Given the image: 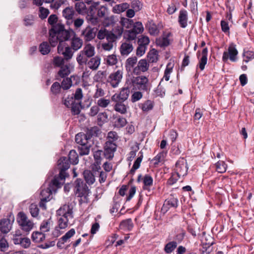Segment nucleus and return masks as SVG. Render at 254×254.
<instances>
[{"label":"nucleus","instance_id":"nucleus-27","mask_svg":"<svg viewBox=\"0 0 254 254\" xmlns=\"http://www.w3.org/2000/svg\"><path fill=\"white\" fill-rule=\"evenodd\" d=\"M89 138H87L85 133L83 132H79L77 133L75 137V140L78 145H81V144H89L88 140Z\"/></svg>","mask_w":254,"mask_h":254},{"label":"nucleus","instance_id":"nucleus-51","mask_svg":"<svg viewBox=\"0 0 254 254\" xmlns=\"http://www.w3.org/2000/svg\"><path fill=\"white\" fill-rule=\"evenodd\" d=\"M58 20V18L57 15L52 14L49 17L48 19V22L49 24L52 26V28H54V26H56L58 25H63L61 23H57Z\"/></svg>","mask_w":254,"mask_h":254},{"label":"nucleus","instance_id":"nucleus-47","mask_svg":"<svg viewBox=\"0 0 254 254\" xmlns=\"http://www.w3.org/2000/svg\"><path fill=\"white\" fill-rule=\"evenodd\" d=\"M154 107L153 102L150 100H147L144 103L141 104V108L144 112H148L151 110Z\"/></svg>","mask_w":254,"mask_h":254},{"label":"nucleus","instance_id":"nucleus-39","mask_svg":"<svg viewBox=\"0 0 254 254\" xmlns=\"http://www.w3.org/2000/svg\"><path fill=\"white\" fill-rule=\"evenodd\" d=\"M70 73V70L69 65H63L60 67V69L58 71V74L59 76L62 78H64L68 75Z\"/></svg>","mask_w":254,"mask_h":254},{"label":"nucleus","instance_id":"nucleus-10","mask_svg":"<svg viewBox=\"0 0 254 254\" xmlns=\"http://www.w3.org/2000/svg\"><path fill=\"white\" fill-rule=\"evenodd\" d=\"M117 149V145L114 140H108L104 146V155L107 159H112L114 157V153Z\"/></svg>","mask_w":254,"mask_h":254},{"label":"nucleus","instance_id":"nucleus-13","mask_svg":"<svg viewBox=\"0 0 254 254\" xmlns=\"http://www.w3.org/2000/svg\"><path fill=\"white\" fill-rule=\"evenodd\" d=\"M129 90L128 87L123 88L119 94H115L112 96V100L114 102H124L128 97Z\"/></svg>","mask_w":254,"mask_h":254},{"label":"nucleus","instance_id":"nucleus-46","mask_svg":"<svg viewBox=\"0 0 254 254\" xmlns=\"http://www.w3.org/2000/svg\"><path fill=\"white\" fill-rule=\"evenodd\" d=\"M129 5L127 3H123L117 4L113 8V11L117 13L125 11L128 8Z\"/></svg>","mask_w":254,"mask_h":254},{"label":"nucleus","instance_id":"nucleus-50","mask_svg":"<svg viewBox=\"0 0 254 254\" xmlns=\"http://www.w3.org/2000/svg\"><path fill=\"white\" fill-rule=\"evenodd\" d=\"M61 85L58 82H55L51 86L50 91L55 95L59 94L61 90Z\"/></svg>","mask_w":254,"mask_h":254},{"label":"nucleus","instance_id":"nucleus-32","mask_svg":"<svg viewBox=\"0 0 254 254\" xmlns=\"http://www.w3.org/2000/svg\"><path fill=\"white\" fill-rule=\"evenodd\" d=\"M133 226L134 225L131 218L122 221L120 225V227L121 229L127 230L129 231L132 229Z\"/></svg>","mask_w":254,"mask_h":254},{"label":"nucleus","instance_id":"nucleus-26","mask_svg":"<svg viewBox=\"0 0 254 254\" xmlns=\"http://www.w3.org/2000/svg\"><path fill=\"white\" fill-rule=\"evenodd\" d=\"M171 35L170 33H168L166 36L156 39V43L160 47H167L170 45L169 37Z\"/></svg>","mask_w":254,"mask_h":254},{"label":"nucleus","instance_id":"nucleus-41","mask_svg":"<svg viewBox=\"0 0 254 254\" xmlns=\"http://www.w3.org/2000/svg\"><path fill=\"white\" fill-rule=\"evenodd\" d=\"M109 10L106 6H100L99 8H97V16L99 18H103L105 17L107 15L109 14Z\"/></svg>","mask_w":254,"mask_h":254},{"label":"nucleus","instance_id":"nucleus-20","mask_svg":"<svg viewBox=\"0 0 254 254\" xmlns=\"http://www.w3.org/2000/svg\"><path fill=\"white\" fill-rule=\"evenodd\" d=\"M95 175L93 172L89 170H85L83 172V177L86 181V183L89 185H91L95 182Z\"/></svg>","mask_w":254,"mask_h":254},{"label":"nucleus","instance_id":"nucleus-54","mask_svg":"<svg viewBox=\"0 0 254 254\" xmlns=\"http://www.w3.org/2000/svg\"><path fill=\"white\" fill-rule=\"evenodd\" d=\"M154 96L155 97H163L165 94V90L164 88L161 85L160 83L158 85L156 89L154 90Z\"/></svg>","mask_w":254,"mask_h":254},{"label":"nucleus","instance_id":"nucleus-64","mask_svg":"<svg viewBox=\"0 0 254 254\" xmlns=\"http://www.w3.org/2000/svg\"><path fill=\"white\" fill-rule=\"evenodd\" d=\"M64 59L59 56H56L53 59V64L57 67H61L64 65Z\"/></svg>","mask_w":254,"mask_h":254},{"label":"nucleus","instance_id":"nucleus-29","mask_svg":"<svg viewBox=\"0 0 254 254\" xmlns=\"http://www.w3.org/2000/svg\"><path fill=\"white\" fill-rule=\"evenodd\" d=\"M82 51L87 58H91L95 54V48L90 44H87Z\"/></svg>","mask_w":254,"mask_h":254},{"label":"nucleus","instance_id":"nucleus-60","mask_svg":"<svg viewBox=\"0 0 254 254\" xmlns=\"http://www.w3.org/2000/svg\"><path fill=\"white\" fill-rule=\"evenodd\" d=\"M143 29L141 22H136L133 23L132 28L131 30L135 32H137V34H139L143 32Z\"/></svg>","mask_w":254,"mask_h":254},{"label":"nucleus","instance_id":"nucleus-42","mask_svg":"<svg viewBox=\"0 0 254 254\" xmlns=\"http://www.w3.org/2000/svg\"><path fill=\"white\" fill-rule=\"evenodd\" d=\"M215 166L216 171L220 173L225 172L227 168V165L225 162L220 160L216 163Z\"/></svg>","mask_w":254,"mask_h":254},{"label":"nucleus","instance_id":"nucleus-17","mask_svg":"<svg viewBox=\"0 0 254 254\" xmlns=\"http://www.w3.org/2000/svg\"><path fill=\"white\" fill-rule=\"evenodd\" d=\"M178 199L174 197H171L165 200L163 205L162 210L166 211H168L171 207L176 208L178 206Z\"/></svg>","mask_w":254,"mask_h":254},{"label":"nucleus","instance_id":"nucleus-9","mask_svg":"<svg viewBox=\"0 0 254 254\" xmlns=\"http://www.w3.org/2000/svg\"><path fill=\"white\" fill-rule=\"evenodd\" d=\"M97 31V28L92 27L90 25H88L82 30L81 37L83 38V39L86 42L91 41L95 38Z\"/></svg>","mask_w":254,"mask_h":254},{"label":"nucleus","instance_id":"nucleus-24","mask_svg":"<svg viewBox=\"0 0 254 254\" xmlns=\"http://www.w3.org/2000/svg\"><path fill=\"white\" fill-rule=\"evenodd\" d=\"M9 244L5 239V236L0 235V252L3 254H8Z\"/></svg>","mask_w":254,"mask_h":254},{"label":"nucleus","instance_id":"nucleus-55","mask_svg":"<svg viewBox=\"0 0 254 254\" xmlns=\"http://www.w3.org/2000/svg\"><path fill=\"white\" fill-rule=\"evenodd\" d=\"M35 21V17L32 14L27 15L25 16L23 21L24 24L26 26L32 25Z\"/></svg>","mask_w":254,"mask_h":254},{"label":"nucleus","instance_id":"nucleus-57","mask_svg":"<svg viewBox=\"0 0 254 254\" xmlns=\"http://www.w3.org/2000/svg\"><path fill=\"white\" fill-rule=\"evenodd\" d=\"M180 178V176L173 172L170 178L167 180L166 184L168 186H172L175 184Z\"/></svg>","mask_w":254,"mask_h":254},{"label":"nucleus","instance_id":"nucleus-63","mask_svg":"<svg viewBox=\"0 0 254 254\" xmlns=\"http://www.w3.org/2000/svg\"><path fill=\"white\" fill-rule=\"evenodd\" d=\"M143 94L141 91L134 92L131 96V101L132 103L139 101L142 98Z\"/></svg>","mask_w":254,"mask_h":254},{"label":"nucleus","instance_id":"nucleus-15","mask_svg":"<svg viewBox=\"0 0 254 254\" xmlns=\"http://www.w3.org/2000/svg\"><path fill=\"white\" fill-rule=\"evenodd\" d=\"M149 68V64L146 60L141 59L138 63L137 65L133 68V73L136 75H139L141 72L146 71Z\"/></svg>","mask_w":254,"mask_h":254},{"label":"nucleus","instance_id":"nucleus-53","mask_svg":"<svg viewBox=\"0 0 254 254\" xmlns=\"http://www.w3.org/2000/svg\"><path fill=\"white\" fill-rule=\"evenodd\" d=\"M213 243H203L202 248L200 249L201 254H209L212 251L211 246Z\"/></svg>","mask_w":254,"mask_h":254},{"label":"nucleus","instance_id":"nucleus-23","mask_svg":"<svg viewBox=\"0 0 254 254\" xmlns=\"http://www.w3.org/2000/svg\"><path fill=\"white\" fill-rule=\"evenodd\" d=\"M207 53L208 49L207 48H204L202 51V57L200 58L199 63L198 66L201 70H203L205 68V65L206 64L207 62Z\"/></svg>","mask_w":254,"mask_h":254},{"label":"nucleus","instance_id":"nucleus-45","mask_svg":"<svg viewBox=\"0 0 254 254\" xmlns=\"http://www.w3.org/2000/svg\"><path fill=\"white\" fill-rule=\"evenodd\" d=\"M137 34V32H135L132 30H126L124 32V38L127 39V41H131L134 40Z\"/></svg>","mask_w":254,"mask_h":254},{"label":"nucleus","instance_id":"nucleus-19","mask_svg":"<svg viewBox=\"0 0 254 254\" xmlns=\"http://www.w3.org/2000/svg\"><path fill=\"white\" fill-rule=\"evenodd\" d=\"M101 133L100 129L97 126L87 128L85 134L89 140L94 137H98Z\"/></svg>","mask_w":254,"mask_h":254},{"label":"nucleus","instance_id":"nucleus-33","mask_svg":"<svg viewBox=\"0 0 254 254\" xmlns=\"http://www.w3.org/2000/svg\"><path fill=\"white\" fill-rule=\"evenodd\" d=\"M91 144H81L77 147V150L79 155L84 156L88 155L90 151Z\"/></svg>","mask_w":254,"mask_h":254},{"label":"nucleus","instance_id":"nucleus-28","mask_svg":"<svg viewBox=\"0 0 254 254\" xmlns=\"http://www.w3.org/2000/svg\"><path fill=\"white\" fill-rule=\"evenodd\" d=\"M68 159L66 158V159L68 161L69 164L70 163L73 165H76L78 163V155L75 150H71L70 151L68 155Z\"/></svg>","mask_w":254,"mask_h":254},{"label":"nucleus","instance_id":"nucleus-1","mask_svg":"<svg viewBox=\"0 0 254 254\" xmlns=\"http://www.w3.org/2000/svg\"><path fill=\"white\" fill-rule=\"evenodd\" d=\"M49 42L52 47H55L58 42L68 41L72 34H75L72 29L65 30L64 25H58L54 28H51L49 31Z\"/></svg>","mask_w":254,"mask_h":254},{"label":"nucleus","instance_id":"nucleus-11","mask_svg":"<svg viewBox=\"0 0 254 254\" xmlns=\"http://www.w3.org/2000/svg\"><path fill=\"white\" fill-rule=\"evenodd\" d=\"M123 77V72L120 70L113 72L109 75L107 81L114 87H117Z\"/></svg>","mask_w":254,"mask_h":254},{"label":"nucleus","instance_id":"nucleus-49","mask_svg":"<svg viewBox=\"0 0 254 254\" xmlns=\"http://www.w3.org/2000/svg\"><path fill=\"white\" fill-rule=\"evenodd\" d=\"M143 183L144 184L143 189L144 190L146 189V187H150L153 185V178L152 177L146 174L144 176L143 179Z\"/></svg>","mask_w":254,"mask_h":254},{"label":"nucleus","instance_id":"nucleus-18","mask_svg":"<svg viewBox=\"0 0 254 254\" xmlns=\"http://www.w3.org/2000/svg\"><path fill=\"white\" fill-rule=\"evenodd\" d=\"M186 234L185 231L181 227L176 228L174 231V236L173 237L174 242L177 243H180L184 239Z\"/></svg>","mask_w":254,"mask_h":254},{"label":"nucleus","instance_id":"nucleus-59","mask_svg":"<svg viewBox=\"0 0 254 254\" xmlns=\"http://www.w3.org/2000/svg\"><path fill=\"white\" fill-rule=\"evenodd\" d=\"M121 23L123 27H125L127 28H131L134 23L133 20L127 18H122Z\"/></svg>","mask_w":254,"mask_h":254},{"label":"nucleus","instance_id":"nucleus-3","mask_svg":"<svg viewBox=\"0 0 254 254\" xmlns=\"http://www.w3.org/2000/svg\"><path fill=\"white\" fill-rule=\"evenodd\" d=\"M131 83L133 86V89L142 92H148L150 90L149 80L145 76L133 77L131 78Z\"/></svg>","mask_w":254,"mask_h":254},{"label":"nucleus","instance_id":"nucleus-40","mask_svg":"<svg viewBox=\"0 0 254 254\" xmlns=\"http://www.w3.org/2000/svg\"><path fill=\"white\" fill-rule=\"evenodd\" d=\"M176 242L171 241L167 243L164 247V250L167 254L172 253L177 247Z\"/></svg>","mask_w":254,"mask_h":254},{"label":"nucleus","instance_id":"nucleus-34","mask_svg":"<svg viewBox=\"0 0 254 254\" xmlns=\"http://www.w3.org/2000/svg\"><path fill=\"white\" fill-rule=\"evenodd\" d=\"M75 8L76 11L81 14H86L88 11L85 3L83 1L76 2L75 4Z\"/></svg>","mask_w":254,"mask_h":254},{"label":"nucleus","instance_id":"nucleus-52","mask_svg":"<svg viewBox=\"0 0 254 254\" xmlns=\"http://www.w3.org/2000/svg\"><path fill=\"white\" fill-rule=\"evenodd\" d=\"M76 61L80 65H82L84 64H86L87 61V58L86 57L84 53L81 51L77 55L76 57Z\"/></svg>","mask_w":254,"mask_h":254},{"label":"nucleus","instance_id":"nucleus-44","mask_svg":"<svg viewBox=\"0 0 254 254\" xmlns=\"http://www.w3.org/2000/svg\"><path fill=\"white\" fill-rule=\"evenodd\" d=\"M158 52L155 49H152L147 54V58L149 62L150 63L156 62L158 58Z\"/></svg>","mask_w":254,"mask_h":254},{"label":"nucleus","instance_id":"nucleus-2","mask_svg":"<svg viewBox=\"0 0 254 254\" xmlns=\"http://www.w3.org/2000/svg\"><path fill=\"white\" fill-rule=\"evenodd\" d=\"M58 166L60 170L59 176L55 177L52 181V184L53 186L59 188L61 187V183L59 182V180L64 181L66 177L68 176L65 171L69 168V164L66 157L60 158L58 161Z\"/></svg>","mask_w":254,"mask_h":254},{"label":"nucleus","instance_id":"nucleus-30","mask_svg":"<svg viewBox=\"0 0 254 254\" xmlns=\"http://www.w3.org/2000/svg\"><path fill=\"white\" fill-rule=\"evenodd\" d=\"M45 234L42 232L35 231L33 232L31 239L35 243H40L45 239Z\"/></svg>","mask_w":254,"mask_h":254},{"label":"nucleus","instance_id":"nucleus-38","mask_svg":"<svg viewBox=\"0 0 254 254\" xmlns=\"http://www.w3.org/2000/svg\"><path fill=\"white\" fill-rule=\"evenodd\" d=\"M114 119H117L115 122V127L117 128H122L124 127L127 124V121L126 118L121 117V116H114Z\"/></svg>","mask_w":254,"mask_h":254},{"label":"nucleus","instance_id":"nucleus-43","mask_svg":"<svg viewBox=\"0 0 254 254\" xmlns=\"http://www.w3.org/2000/svg\"><path fill=\"white\" fill-rule=\"evenodd\" d=\"M68 218L66 216H60L58 218V226L61 229H65L68 226Z\"/></svg>","mask_w":254,"mask_h":254},{"label":"nucleus","instance_id":"nucleus-7","mask_svg":"<svg viewBox=\"0 0 254 254\" xmlns=\"http://www.w3.org/2000/svg\"><path fill=\"white\" fill-rule=\"evenodd\" d=\"M238 51L236 45L234 43L230 44L228 51L224 52L222 56V61L226 63L228 59L232 62H236L238 60Z\"/></svg>","mask_w":254,"mask_h":254},{"label":"nucleus","instance_id":"nucleus-31","mask_svg":"<svg viewBox=\"0 0 254 254\" xmlns=\"http://www.w3.org/2000/svg\"><path fill=\"white\" fill-rule=\"evenodd\" d=\"M63 15L67 20H72L75 14L72 7H67L63 10Z\"/></svg>","mask_w":254,"mask_h":254},{"label":"nucleus","instance_id":"nucleus-4","mask_svg":"<svg viewBox=\"0 0 254 254\" xmlns=\"http://www.w3.org/2000/svg\"><path fill=\"white\" fill-rule=\"evenodd\" d=\"M14 221V216L12 213H10L6 218L0 220V235L5 236L12 229Z\"/></svg>","mask_w":254,"mask_h":254},{"label":"nucleus","instance_id":"nucleus-36","mask_svg":"<svg viewBox=\"0 0 254 254\" xmlns=\"http://www.w3.org/2000/svg\"><path fill=\"white\" fill-rule=\"evenodd\" d=\"M97 124L102 127L105 123L108 122V116L106 112L100 113L97 116Z\"/></svg>","mask_w":254,"mask_h":254},{"label":"nucleus","instance_id":"nucleus-58","mask_svg":"<svg viewBox=\"0 0 254 254\" xmlns=\"http://www.w3.org/2000/svg\"><path fill=\"white\" fill-rule=\"evenodd\" d=\"M81 103H74L71 107V111L72 115H78L80 113V106Z\"/></svg>","mask_w":254,"mask_h":254},{"label":"nucleus","instance_id":"nucleus-21","mask_svg":"<svg viewBox=\"0 0 254 254\" xmlns=\"http://www.w3.org/2000/svg\"><path fill=\"white\" fill-rule=\"evenodd\" d=\"M75 34H72L71 37L73 35V37L71 39V48L74 51H77L81 48L83 45V41L79 37H75Z\"/></svg>","mask_w":254,"mask_h":254},{"label":"nucleus","instance_id":"nucleus-35","mask_svg":"<svg viewBox=\"0 0 254 254\" xmlns=\"http://www.w3.org/2000/svg\"><path fill=\"white\" fill-rule=\"evenodd\" d=\"M39 50L42 55H46L50 52L51 46L48 42H43L39 46Z\"/></svg>","mask_w":254,"mask_h":254},{"label":"nucleus","instance_id":"nucleus-14","mask_svg":"<svg viewBox=\"0 0 254 254\" xmlns=\"http://www.w3.org/2000/svg\"><path fill=\"white\" fill-rule=\"evenodd\" d=\"M51 194L52 191L49 188L43 190L41 191L40 195L42 198H41V201L39 202V206L43 209H46V203L50 200V196Z\"/></svg>","mask_w":254,"mask_h":254},{"label":"nucleus","instance_id":"nucleus-56","mask_svg":"<svg viewBox=\"0 0 254 254\" xmlns=\"http://www.w3.org/2000/svg\"><path fill=\"white\" fill-rule=\"evenodd\" d=\"M243 56L244 57L243 61L248 63L250 61L254 59V52L250 51H244Z\"/></svg>","mask_w":254,"mask_h":254},{"label":"nucleus","instance_id":"nucleus-61","mask_svg":"<svg viewBox=\"0 0 254 254\" xmlns=\"http://www.w3.org/2000/svg\"><path fill=\"white\" fill-rule=\"evenodd\" d=\"M61 87L64 90H67L72 85V82L68 77L64 78L61 83Z\"/></svg>","mask_w":254,"mask_h":254},{"label":"nucleus","instance_id":"nucleus-48","mask_svg":"<svg viewBox=\"0 0 254 254\" xmlns=\"http://www.w3.org/2000/svg\"><path fill=\"white\" fill-rule=\"evenodd\" d=\"M72 49L69 46H67L64 48V52L62 53L64 60L68 61L72 58L73 55V52Z\"/></svg>","mask_w":254,"mask_h":254},{"label":"nucleus","instance_id":"nucleus-12","mask_svg":"<svg viewBox=\"0 0 254 254\" xmlns=\"http://www.w3.org/2000/svg\"><path fill=\"white\" fill-rule=\"evenodd\" d=\"M72 209L71 204H65L57 210L56 213L59 216H66L72 218L73 217Z\"/></svg>","mask_w":254,"mask_h":254},{"label":"nucleus","instance_id":"nucleus-37","mask_svg":"<svg viewBox=\"0 0 254 254\" xmlns=\"http://www.w3.org/2000/svg\"><path fill=\"white\" fill-rule=\"evenodd\" d=\"M114 106V110L122 114H125L127 113V107L123 102L121 101L116 102Z\"/></svg>","mask_w":254,"mask_h":254},{"label":"nucleus","instance_id":"nucleus-22","mask_svg":"<svg viewBox=\"0 0 254 254\" xmlns=\"http://www.w3.org/2000/svg\"><path fill=\"white\" fill-rule=\"evenodd\" d=\"M101 59L98 56L91 58L90 60L86 62L88 66L92 70H96L99 67L100 64Z\"/></svg>","mask_w":254,"mask_h":254},{"label":"nucleus","instance_id":"nucleus-62","mask_svg":"<svg viewBox=\"0 0 254 254\" xmlns=\"http://www.w3.org/2000/svg\"><path fill=\"white\" fill-rule=\"evenodd\" d=\"M104 19L103 24L105 26H109L115 23L114 16L113 15L109 16L107 15Z\"/></svg>","mask_w":254,"mask_h":254},{"label":"nucleus","instance_id":"nucleus-5","mask_svg":"<svg viewBox=\"0 0 254 254\" xmlns=\"http://www.w3.org/2000/svg\"><path fill=\"white\" fill-rule=\"evenodd\" d=\"M86 184L81 179L78 178L75 181L74 192L77 197H84L85 199L87 198L90 190Z\"/></svg>","mask_w":254,"mask_h":254},{"label":"nucleus","instance_id":"nucleus-6","mask_svg":"<svg viewBox=\"0 0 254 254\" xmlns=\"http://www.w3.org/2000/svg\"><path fill=\"white\" fill-rule=\"evenodd\" d=\"M17 222L22 230L26 232L27 234L33 227V223L28 219L26 215L22 211L18 213Z\"/></svg>","mask_w":254,"mask_h":254},{"label":"nucleus","instance_id":"nucleus-25","mask_svg":"<svg viewBox=\"0 0 254 254\" xmlns=\"http://www.w3.org/2000/svg\"><path fill=\"white\" fill-rule=\"evenodd\" d=\"M133 46L132 44L126 42L122 44L120 47V52L122 55H128L133 50Z\"/></svg>","mask_w":254,"mask_h":254},{"label":"nucleus","instance_id":"nucleus-8","mask_svg":"<svg viewBox=\"0 0 254 254\" xmlns=\"http://www.w3.org/2000/svg\"><path fill=\"white\" fill-rule=\"evenodd\" d=\"M188 170L186 160L183 158H180L176 163L174 173L180 177H184L187 175Z\"/></svg>","mask_w":254,"mask_h":254},{"label":"nucleus","instance_id":"nucleus-16","mask_svg":"<svg viewBox=\"0 0 254 254\" xmlns=\"http://www.w3.org/2000/svg\"><path fill=\"white\" fill-rule=\"evenodd\" d=\"M188 11L184 9H181L178 17V22L181 27L183 28H186L188 25Z\"/></svg>","mask_w":254,"mask_h":254}]
</instances>
